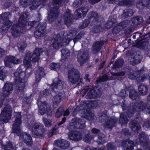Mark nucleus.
<instances>
[{
	"label": "nucleus",
	"instance_id": "obj_1",
	"mask_svg": "<svg viewBox=\"0 0 150 150\" xmlns=\"http://www.w3.org/2000/svg\"><path fill=\"white\" fill-rule=\"evenodd\" d=\"M28 18V16L25 13H22L18 20V25L13 24L11 27V33L14 37H17L20 36L21 32V27L25 26L28 29H30L34 26V22H29L27 24V21Z\"/></svg>",
	"mask_w": 150,
	"mask_h": 150
},
{
	"label": "nucleus",
	"instance_id": "obj_2",
	"mask_svg": "<svg viewBox=\"0 0 150 150\" xmlns=\"http://www.w3.org/2000/svg\"><path fill=\"white\" fill-rule=\"evenodd\" d=\"M42 52L41 48H36L33 53L28 52L26 54L23 60V63L25 67H27L26 72L28 73V70L31 71V69L30 67L31 66V58L32 61L35 62H38L39 59L40 54Z\"/></svg>",
	"mask_w": 150,
	"mask_h": 150
},
{
	"label": "nucleus",
	"instance_id": "obj_3",
	"mask_svg": "<svg viewBox=\"0 0 150 150\" xmlns=\"http://www.w3.org/2000/svg\"><path fill=\"white\" fill-rule=\"evenodd\" d=\"M14 75L16 77L15 79L16 89L18 92H21L24 89L25 86V81L23 79L25 76V73L19 68L15 72Z\"/></svg>",
	"mask_w": 150,
	"mask_h": 150
},
{
	"label": "nucleus",
	"instance_id": "obj_4",
	"mask_svg": "<svg viewBox=\"0 0 150 150\" xmlns=\"http://www.w3.org/2000/svg\"><path fill=\"white\" fill-rule=\"evenodd\" d=\"M27 126L28 128H31V132L33 135L40 138H44L46 130L42 124L39 123H28Z\"/></svg>",
	"mask_w": 150,
	"mask_h": 150
},
{
	"label": "nucleus",
	"instance_id": "obj_5",
	"mask_svg": "<svg viewBox=\"0 0 150 150\" xmlns=\"http://www.w3.org/2000/svg\"><path fill=\"white\" fill-rule=\"evenodd\" d=\"M14 116L15 120L12 125V132L16 134L18 136H21L22 134L21 128L22 115L20 112H14Z\"/></svg>",
	"mask_w": 150,
	"mask_h": 150
},
{
	"label": "nucleus",
	"instance_id": "obj_6",
	"mask_svg": "<svg viewBox=\"0 0 150 150\" xmlns=\"http://www.w3.org/2000/svg\"><path fill=\"white\" fill-rule=\"evenodd\" d=\"M12 109L9 105H6L0 115V124L7 122L11 118Z\"/></svg>",
	"mask_w": 150,
	"mask_h": 150
},
{
	"label": "nucleus",
	"instance_id": "obj_7",
	"mask_svg": "<svg viewBox=\"0 0 150 150\" xmlns=\"http://www.w3.org/2000/svg\"><path fill=\"white\" fill-rule=\"evenodd\" d=\"M65 39L63 38V36H61L59 34L55 35L53 43L51 46L55 49H57L62 47H64L69 42V40L65 41Z\"/></svg>",
	"mask_w": 150,
	"mask_h": 150
},
{
	"label": "nucleus",
	"instance_id": "obj_8",
	"mask_svg": "<svg viewBox=\"0 0 150 150\" xmlns=\"http://www.w3.org/2000/svg\"><path fill=\"white\" fill-rule=\"evenodd\" d=\"M38 104L39 109V112L42 115L44 114L47 110H51L52 108L50 104L45 102L38 101Z\"/></svg>",
	"mask_w": 150,
	"mask_h": 150
},
{
	"label": "nucleus",
	"instance_id": "obj_9",
	"mask_svg": "<svg viewBox=\"0 0 150 150\" xmlns=\"http://www.w3.org/2000/svg\"><path fill=\"white\" fill-rule=\"evenodd\" d=\"M50 14L47 17V20L50 23L54 22L59 15L58 8L57 7L52 8L50 9Z\"/></svg>",
	"mask_w": 150,
	"mask_h": 150
},
{
	"label": "nucleus",
	"instance_id": "obj_10",
	"mask_svg": "<svg viewBox=\"0 0 150 150\" xmlns=\"http://www.w3.org/2000/svg\"><path fill=\"white\" fill-rule=\"evenodd\" d=\"M4 61L5 66L9 67H11V63L18 64L21 62L20 59H17L15 57L11 56L6 57L4 59Z\"/></svg>",
	"mask_w": 150,
	"mask_h": 150
},
{
	"label": "nucleus",
	"instance_id": "obj_11",
	"mask_svg": "<svg viewBox=\"0 0 150 150\" xmlns=\"http://www.w3.org/2000/svg\"><path fill=\"white\" fill-rule=\"evenodd\" d=\"M13 85L11 83L6 82L2 88V93L4 97L7 96L12 91Z\"/></svg>",
	"mask_w": 150,
	"mask_h": 150
},
{
	"label": "nucleus",
	"instance_id": "obj_12",
	"mask_svg": "<svg viewBox=\"0 0 150 150\" xmlns=\"http://www.w3.org/2000/svg\"><path fill=\"white\" fill-rule=\"evenodd\" d=\"M51 87L53 91H56L57 89L59 90H62L63 88V82L58 78H56L53 80Z\"/></svg>",
	"mask_w": 150,
	"mask_h": 150
},
{
	"label": "nucleus",
	"instance_id": "obj_13",
	"mask_svg": "<svg viewBox=\"0 0 150 150\" xmlns=\"http://www.w3.org/2000/svg\"><path fill=\"white\" fill-rule=\"evenodd\" d=\"M64 18L65 24L68 26H69L72 22L73 15L71 14L69 10H67Z\"/></svg>",
	"mask_w": 150,
	"mask_h": 150
},
{
	"label": "nucleus",
	"instance_id": "obj_14",
	"mask_svg": "<svg viewBox=\"0 0 150 150\" xmlns=\"http://www.w3.org/2000/svg\"><path fill=\"white\" fill-rule=\"evenodd\" d=\"M56 143L58 147L62 149H67L69 146V142L67 140L63 139L57 141Z\"/></svg>",
	"mask_w": 150,
	"mask_h": 150
},
{
	"label": "nucleus",
	"instance_id": "obj_15",
	"mask_svg": "<svg viewBox=\"0 0 150 150\" xmlns=\"http://www.w3.org/2000/svg\"><path fill=\"white\" fill-rule=\"evenodd\" d=\"M22 136L23 141L24 143H26L29 146H31L32 144V138L30 135L28 133L24 132L23 133L20 137Z\"/></svg>",
	"mask_w": 150,
	"mask_h": 150
},
{
	"label": "nucleus",
	"instance_id": "obj_16",
	"mask_svg": "<svg viewBox=\"0 0 150 150\" xmlns=\"http://www.w3.org/2000/svg\"><path fill=\"white\" fill-rule=\"evenodd\" d=\"M63 96L62 93L59 92L53 96L52 98L53 103L54 105L53 108H55L62 100Z\"/></svg>",
	"mask_w": 150,
	"mask_h": 150
},
{
	"label": "nucleus",
	"instance_id": "obj_17",
	"mask_svg": "<svg viewBox=\"0 0 150 150\" xmlns=\"http://www.w3.org/2000/svg\"><path fill=\"white\" fill-rule=\"evenodd\" d=\"M68 79L69 82L72 84L75 83V69L74 68L70 69L68 74Z\"/></svg>",
	"mask_w": 150,
	"mask_h": 150
},
{
	"label": "nucleus",
	"instance_id": "obj_18",
	"mask_svg": "<svg viewBox=\"0 0 150 150\" xmlns=\"http://www.w3.org/2000/svg\"><path fill=\"white\" fill-rule=\"evenodd\" d=\"M41 0H32L28 2V5H30V9L31 10L36 9L40 5L41 2H43Z\"/></svg>",
	"mask_w": 150,
	"mask_h": 150
},
{
	"label": "nucleus",
	"instance_id": "obj_19",
	"mask_svg": "<svg viewBox=\"0 0 150 150\" xmlns=\"http://www.w3.org/2000/svg\"><path fill=\"white\" fill-rule=\"evenodd\" d=\"M88 9L87 7H81L76 12V16L78 15L77 16L78 18H83L86 15L87 12L88 11Z\"/></svg>",
	"mask_w": 150,
	"mask_h": 150
},
{
	"label": "nucleus",
	"instance_id": "obj_20",
	"mask_svg": "<svg viewBox=\"0 0 150 150\" xmlns=\"http://www.w3.org/2000/svg\"><path fill=\"white\" fill-rule=\"evenodd\" d=\"M36 75V81L38 83L40 81L41 77H44L45 75L43 69L41 67L39 68Z\"/></svg>",
	"mask_w": 150,
	"mask_h": 150
},
{
	"label": "nucleus",
	"instance_id": "obj_21",
	"mask_svg": "<svg viewBox=\"0 0 150 150\" xmlns=\"http://www.w3.org/2000/svg\"><path fill=\"white\" fill-rule=\"evenodd\" d=\"M74 31L70 30L69 33L67 34V38H63V39H65V41L69 40V42L71 40H73L74 43H75V34Z\"/></svg>",
	"mask_w": 150,
	"mask_h": 150
},
{
	"label": "nucleus",
	"instance_id": "obj_22",
	"mask_svg": "<svg viewBox=\"0 0 150 150\" xmlns=\"http://www.w3.org/2000/svg\"><path fill=\"white\" fill-rule=\"evenodd\" d=\"M62 59H67L70 56V52L69 50L66 48H64L61 50Z\"/></svg>",
	"mask_w": 150,
	"mask_h": 150
},
{
	"label": "nucleus",
	"instance_id": "obj_23",
	"mask_svg": "<svg viewBox=\"0 0 150 150\" xmlns=\"http://www.w3.org/2000/svg\"><path fill=\"white\" fill-rule=\"evenodd\" d=\"M82 113L81 116L83 117L86 118L89 120H92L93 119V117L91 116V115L89 112L88 110H84V111H81Z\"/></svg>",
	"mask_w": 150,
	"mask_h": 150
},
{
	"label": "nucleus",
	"instance_id": "obj_24",
	"mask_svg": "<svg viewBox=\"0 0 150 150\" xmlns=\"http://www.w3.org/2000/svg\"><path fill=\"white\" fill-rule=\"evenodd\" d=\"M97 88L96 87H94L92 89L91 91L88 93L86 96V97L88 98H94L96 97V92L95 90Z\"/></svg>",
	"mask_w": 150,
	"mask_h": 150
},
{
	"label": "nucleus",
	"instance_id": "obj_25",
	"mask_svg": "<svg viewBox=\"0 0 150 150\" xmlns=\"http://www.w3.org/2000/svg\"><path fill=\"white\" fill-rule=\"evenodd\" d=\"M7 74V71L4 69V67H0V79L3 80Z\"/></svg>",
	"mask_w": 150,
	"mask_h": 150
},
{
	"label": "nucleus",
	"instance_id": "obj_26",
	"mask_svg": "<svg viewBox=\"0 0 150 150\" xmlns=\"http://www.w3.org/2000/svg\"><path fill=\"white\" fill-rule=\"evenodd\" d=\"M46 25L44 23H39L36 27V30L44 33L45 30Z\"/></svg>",
	"mask_w": 150,
	"mask_h": 150
},
{
	"label": "nucleus",
	"instance_id": "obj_27",
	"mask_svg": "<svg viewBox=\"0 0 150 150\" xmlns=\"http://www.w3.org/2000/svg\"><path fill=\"white\" fill-rule=\"evenodd\" d=\"M139 90L140 93L142 95H145L147 90L146 87L143 84H141L139 86Z\"/></svg>",
	"mask_w": 150,
	"mask_h": 150
},
{
	"label": "nucleus",
	"instance_id": "obj_28",
	"mask_svg": "<svg viewBox=\"0 0 150 150\" xmlns=\"http://www.w3.org/2000/svg\"><path fill=\"white\" fill-rule=\"evenodd\" d=\"M78 59L81 64H83L85 61L88 58V53L84 54L82 56L80 57L79 55L78 56Z\"/></svg>",
	"mask_w": 150,
	"mask_h": 150
},
{
	"label": "nucleus",
	"instance_id": "obj_29",
	"mask_svg": "<svg viewBox=\"0 0 150 150\" xmlns=\"http://www.w3.org/2000/svg\"><path fill=\"white\" fill-rule=\"evenodd\" d=\"M2 148L4 149V150H13V145L11 142H7L6 145L2 144Z\"/></svg>",
	"mask_w": 150,
	"mask_h": 150
},
{
	"label": "nucleus",
	"instance_id": "obj_30",
	"mask_svg": "<svg viewBox=\"0 0 150 150\" xmlns=\"http://www.w3.org/2000/svg\"><path fill=\"white\" fill-rule=\"evenodd\" d=\"M103 42L101 41H98L96 42L93 45V47L96 51H98L100 49L102 45Z\"/></svg>",
	"mask_w": 150,
	"mask_h": 150
},
{
	"label": "nucleus",
	"instance_id": "obj_31",
	"mask_svg": "<svg viewBox=\"0 0 150 150\" xmlns=\"http://www.w3.org/2000/svg\"><path fill=\"white\" fill-rule=\"evenodd\" d=\"M17 46L19 51L21 52L24 50L26 46V45L24 42H19L18 43Z\"/></svg>",
	"mask_w": 150,
	"mask_h": 150
},
{
	"label": "nucleus",
	"instance_id": "obj_32",
	"mask_svg": "<svg viewBox=\"0 0 150 150\" xmlns=\"http://www.w3.org/2000/svg\"><path fill=\"white\" fill-rule=\"evenodd\" d=\"M135 145H136L134 144L133 142L130 141L128 142V146L126 149H125V147L123 146L122 149L123 150H133V147Z\"/></svg>",
	"mask_w": 150,
	"mask_h": 150
},
{
	"label": "nucleus",
	"instance_id": "obj_33",
	"mask_svg": "<svg viewBox=\"0 0 150 150\" xmlns=\"http://www.w3.org/2000/svg\"><path fill=\"white\" fill-rule=\"evenodd\" d=\"M139 139L140 140V142L142 145H144V142L145 143L146 141V136L144 132H141L139 135Z\"/></svg>",
	"mask_w": 150,
	"mask_h": 150
},
{
	"label": "nucleus",
	"instance_id": "obj_34",
	"mask_svg": "<svg viewBox=\"0 0 150 150\" xmlns=\"http://www.w3.org/2000/svg\"><path fill=\"white\" fill-rule=\"evenodd\" d=\"M25 102L22 105L23 107L25 108L26 109H29L30 107V105L31 103L30 99L29 98L25 99Z\"/></svg>",
	"mask_w": 150,
	"mask_h": 150
},
{
	"label": "nucleus",
	"instance_id": "obj_35",
	"mask_svg": "<svg viewBox=\"0 0 150 150\" xmlns=\"http://www.w3.org/2000/svg\"><path fill=\"white\" fill-rule=\"evenodd\" d=\"M50 67L51 69L57 71L60 69V66L59 63H52L51 64Z\"/></svg>",
	"mask_w": 150,
	"mask_h": 150
},
{
	"label": "nucleus",
	"instance_id": "obj_36",
	"mask_svg": "<svg viewBox=\"0 0 150 150\" xmlns=\"http://www.w3.org/2000/svg\"><path fill=\"white\" fill-rule=\"evenodd\" d=\"M64 112L63 108L60 107L57 110L55 114V117L57 118H59L61 116Z\"/></svg>",
	"mask_w": 150,
	"mask_h": 150
},
{
	"label": "nucleus",
	"instance_id": "obj_37",
	"mask_svg": "<svg viewBox=\"0 0 150 150\" xmlns=\"http://www.w3.org/2000/svg\"><path fill=\"white\" fill-rule=\"evenodd\" d=\"M42 120L44 123L46 127H49L52 126V122L51 120L47 119L44 117L43 118Z\"/></svg>",
	"mask_w": 150,
	"mask_h": 150
},
{
	"label": "nucleus",
	"instance_id": "obj_38",
	"mask_svg": "<svg viewBox=\"0 0 150 150\" xmlns=\"http://www.w3.org/2000/svg\"><path fill=\"white\" fill-rule=\"evenodd\" d=\"M68 129L69 130L72 131L74 130L75 129V120L72 119L70 123V125L68 127Z\"/></svg>",
	"mask_w": 150,
	"mask_h": 150
},
{
	"label": "nucleus",
	"instance_id": "obj_39",
	"mask_svg": "<svg viewBox=\"0 0 150 150\" xmlns=\"http://www.w3.org/2000/svg\"><path fill=\"white\" fill-rule=\"evenodd\" d=\"M44 35V33L41 31L35 30V37L38 39H39L40 37H42Z\"/></svg>",
	"mask_w": 150,
	"mask_h": 150
},
{
	"label": "nucleus",
	"instance_id": "obj_40",
	"mask_svg": "<svg viewBox=\"0 0 150 150\" xmlns=\"http://www.w3.org/2000/svg\"><path fill=\"white\" fill-rule=\"evenodd\" d=\"M68 137L69 139L71 140H74L75 139V132L74 130L71 131L69 133Z\"/></svg>",
	"mask_w": 150,
	"mask_h": 150
},
{
	"label": "nucleus",
	"instance_id": "obj_41",
	"mask_svg": "<svg viewBox=\"0 0 150 150\" xmlns=\"http://www.w3.org/2000/svg\"><path fill=\"white\" fill-rule=\"evenodd\" d=\"M9 15L10 16L11 15L9 12L5 13H2V14L1 15L0 17L1 19L4 20L5 19L8 18H9Z\"/></svg>",
	"mask_w": 150,
	"mask_h": 150
},
{
	"label": "nucleus",
	"instance_id": "obj_42",
	"mask_svg": "<svg viewBox=\"0 0 150 150\" xmlns=\"http://www.w3.org/2000/svg\"><path fill=\"white\" fill-rule=\"evenodd\" d=\"M97 105V102L96 101H91L89 102L87 106L90 108V107L94 108Z\"/></svg>",
	"mask_w": 150,
	"mask_h": 150
},
{
	"label": "nucleus",
	"instance_id": "obj_43",
	"mask_svg": "<svg viewBox=\"0 0 150 150\" xmlns=\"http://www.w3.org/2000/svg\"><path fill=\"white\" fill-rule=\"evenodd\" d=\"M129 2L128 0H119L118 4L120 5H128Z\"/></svg>",
	"mask_w": 150,
	"mask_h": 150
},
{
	"label": "nucleus",
	"instance_id": "obj_44",
	"mask_svg": "<svg viewBox=\"0 0 150 150\" xmlns=\"http://www.w3.org/2000/svg\"><path fill=\"white\" fill-rule=\"evenodd\" d=\"M137 94L134 90H133L130 93L129 97L132 100H135L136 98Z\"/></svg>",
	"mask_w": 150,
	"mask_h": 150
},
{
	"label": "nucleus",
	"instance_id": "obj_45",
	"mask_svg": "<svg viewBox=\"0 0 150 150\" xmlns=\"http://www.w3.org/2000/svg\"><path fill=\"white\" fill-rule=\"evenodd\" d=\"M12 22L9 20H7L4 22V26L6 27V28H5L6 29V28H9L12 25Z\"/></svg>",
	"mask_w": 150,
	"mask_h": 150
},
{
	"label": "nucleus",
	"instance_id": "obj_46",
	"mask_svg": "<svg viewBox=\"0 0 150 150\" xmlns=\"http://www.w3.org/2000/svg\"><path fill=\"white\" fill-rule=\"evenodd\" d=\"M66 120V118L65 117H64L62 119L61 121L60 122H59L57 123V125H56L55 126V127H56V128H59L58 126H60L61 125L64 124Z\"/></svg>",
	"mask_w": 150,
	"mask_h": 150
},
{
	"label": "nucleus",
	"instance_id": "obj_47",
	"mask_svg": "<svg viewBox=\"0 0 150 150\" xmlns=\"http://www.w3.org/2000/svg\"><path fill=\"white\" fill-rule=\"evenodd\" d=\"M81 138V133L76 131V141L79 140Z\"/></svg>",
	"mask_w": 150,
	"mask_h": 150
},
{
	"label": "nucleus",
	"instance_id": "obj_48",
	"mask_svg": "<svg viewBox=\"0 0 150 150\" xmlns=\"http://www.w3.org/2000/svg\"><path fill=\"white\" fill-rule=\"evenodd\" d=\"M147 75H144L143 77H139L137 78V80L138 82H142L144 81V80L146 78Z\"/></svg>",
	"mask_w": 150,
	"mask_h": 150
},
{
	"label": "nucleus",
	"instance_id": "obj_49",
	"mask_svg": "<svg viewBox=\"0 0 150 150\" xmlns=\"http://www.w3.org/2000/svg\"><path fill=\"white\" fill-rule=\"evenodd\" d=\"M76 81L77 80L76 79H77V81H81V80L79 79L80 78V74L78 70H76Z\"/></svg>",
	"mask_w": 150,
	"mask_h": 150
},
{
	"label": "nucleus",
	"instance_id": "obj_50",
	"mask_svg": "<svg viewBox=\"0 0 150 150\" xmlns=\"http://www.w3.org/2000/svg\"><path fill=\"white\" fill-rule=\"evenodd\" d=\"M124 116V115L123 114H121V115H120V122H121V120H122H122H123L124 121V122H123V123H127L128 121V120L127 119H126V118H124V117H123Z\"/></svg>",
	"mask_w": 150,
	"mask_h": 150
},
{
	"label": "nucleus",
	"instance_id": "obj_51",
	"mask_svg": "<svg viewBox=\"0 0 150 150\" xmlns=\"http://www.w3.org/2000/svg\"><path fill=\"white\" fill-rule=\"evenodd\" d=\"M50 93V91L47 89H45L44 91L42 93V94L43 95L48 96L49 95Z\"/></svg>",
	"mask_w": 150,
	"mask_h": 150
},
{
	"label": "nucleus",
	"instance_id": "obj_52",
	"mask_svg": "<svg viewBox=\"0 0 150 150\" xmlns=\"http://www.w3.org/2000/svg\"><path fill=\"white\" fill-rule=\"evenodd\" d=\"M111 79H109L108 78V76L106 75H104L100 79V81H105L107 80H110Z\"/></svg>",
	"mask_w": 150,
	"mask_h": 150
},
{
	"label": "nucleus",
	"instance_id": "obj_53",
	"mask_svg": "<svg viewBox=\"0 0 150 150\" xmlns=\"http://www.w3.org/2000/svg\"><path fill=\"white\" fill-rule=\"evenodd\" d=\"M78 122H77V121L76 120V127H77V128H81L80 127V125L81 126V120L80 119L78 120Z\"/></svg>",
	"mask_w": 150,
	"mask_h": 150
},
{
	"label": "nucleus",
	"instance_id": "obj_54",
	"mask_svg": "<svg viewBox=\"0 0 150 150\" xmlns=\"http://www.w3.org/2000/svg\"><path fill=\"white\" fill-rule=\"evenodd\" d=\"M140 129V126L138 125H134V127L132 128L133 130L134 131H136V130H137L138 131Z\"/></svg>",
	"mask_w": 150,
	"mask_h": 150
},
{
	"label": "nucleus",
	"instance_id": "obj_55",
	"mask_svg": "<svg viewBox=\"0 0 150 150\" xmlns=\"http://www.w3.org/2000/svg\"><path fill=\"white\" fill-rule=\"evenodd\" d=\"M136 73V72H135L134 74H135ZM135 77V76L133 75V74L130 73L129 75V78L130 79H133Z\"/></svg>",
	"mask_w": 150,
	"mask_h": 150
},
{
	"label": "nucleus",
	"instance_id": "obj_56",
	"mask_svg": "<svg viewBox=\"0 0 150 150\" xmlns=\"http://www.w3.org/2000/svg\"><path fill=\"white\" fill-rule=\"evenodd\" d=\"M89 24L88 22L87 21H85V22H84L83 24V25L81 28H83L86 27H87Z\"/></svg>",
	"mask_w": 150,
	"mask_h": 150
},
{
	"label": "nucleus",
	"instance_id": "obj_57",
	"mask_svg": "<svg viewBox=\"0 0 150 150\" xmlns=\"http://www.w3.org/2000/svg\"><path fill=\"white\" fill-rule=\"evenodd\" d=\"M4 54V51L1 48H0V58H1Z\"/></svg>",
	"mask_w": 150,
	"mask_h": 150
},
{
	"label": "nucleus",
	"instance_id": "obj_58",
	"mask_svg": "<svg viewBox=\"0 0 150 150\" xmlns=\"http://www.w3.org/2000/svg\"><path fill=\"white\" fill-rule=\"evenodd\" d=\"M64 116L68 115L69 113V112L68 110H66L65 111H64Z\"/></svg>",
	"mask_w": 150,
	"mask_h": 150
},
{
	"label": "nucleus",
	"instance_id": "obj_59",
	"mask_svg": "<svg viewBox=\"0 0 150 150\" xmlns=\"http://www.w3.org/2000/svg\"><path fill=\"white\" fill-rule=\"evenodd\" d=\"M99 131V130L96 129H93L92 130V132L93 133H96Z\"/></svg>",
	"mask_w": 150,
	"mask_h": 150
},
{
	"label": "nucleus",
	"instance_id": "obj_60",
	"mask_svg": "<svg viewBox=\"0 0 150 150\" xmlns=\"http://www.w3.org/2000/svg\"><path fill=\"white\" fill-rule=\"evenodd\" d=\"M46 111H48L47 112V115L48 116H51L52 115V112L51 110H47Z\"/></svg>",
	"mask_w": 150,
	"mask_h": 150
},
{
	"label": "nucleus",
	"instance_id": "obj_61",
	"mask_svg": "<svg viewBox=\"0 0 150 150\" xmlns=\"http://www.w3.org/2000/svg\"><path fill=\"white\" fill-rule=\"evenodd\" d=\"M62 0H53L54 2L58 4L61 3Z\"/></svg>",
	"mask_w": 150,
	"mask_h": 150
},
{
	"label": "nucleus",
	"instance_id": "obj_62",
	"mask_svg": "<svg viewBox=\"0 0 150 150\" xmlns=\"http://www.w3.org/2000/svg\"><path fill=\"white\" fill-rule=\"evenodd\" d=\"M112 147V146L111 144H108V148L109 149H113Z\"/></svg>",
	"mask_w": 150,
	"mask_h": 150
},
{
	"label": "nucleus",
	"instance_id": "obj_63",
	"mask_svg": "<svg viewBox=\"0 0 150 150\" xmlns=\"http://www.w3.org/2000/svg\"><path fill=\"white\" fill-rule=\"evenodd\" d=\"M4 98L3 97L2 98H0V107L2 106L3 103V102L4 100Z\"/></svg>",
	"mask_w": 150,
	"mask_h": 150
},
{
	"label": "nucleus",
	"instance_id": "obj_64",
	"mask_svg": "<svg viewBox=\"0 0 150 150\" xmlns=\"http://www.w3.org/2000/svg\"><path fill=\"white\" fill-rule=\"evenodd\" d=\"M144 2H145L146 1L147 2V4L146 5V6L148 4H149V3H150V1L149 0H143Z\"/></svg>",
	"mask_w": 150,
	"mask_h": 150
}]
</instances>
